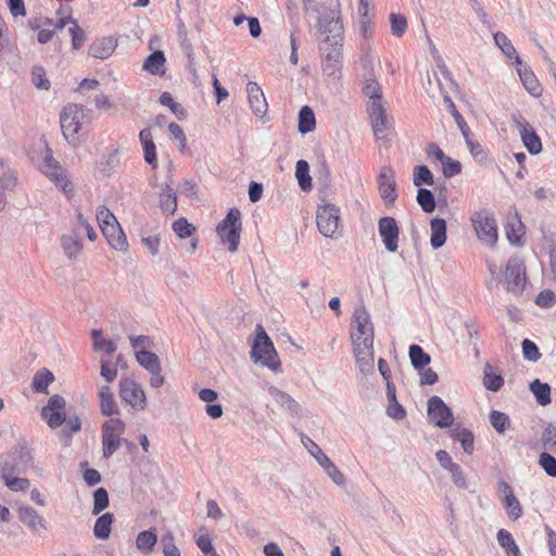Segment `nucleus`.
<instances>
[{
    "instance_id": "nucleus-51",
    "label": "nucleus",
    "mask_w": 556,
    "mask_h": 556,
    "mask_svg": "<svg viewBox=\"0 0 556 556\" xmlns=\"http://www.w3.org/2000/svg\"><path fill=\"white\" fill-rule=\"evenodd\" d=\"M301 442L307 450V452L316 459V462L321 466L327 463L330 458L323 452L320 446L315 443L309 437L304 433H301Z\"/></svg>"
},
{
    "instance_id": "nucleus-14",
    "label": "nucleus",
    "mask_w": 556,
    "mask_h": 556,
    "mask_svg": "<svg viewBox=\"0 0 556 556\" xmlns=\"http://www.w3.org/2000/svg\"><path fill=\"white\" fill-rule=\"evenodd\" d=\"M83 115V109L76 104L64 108L60 114L61 129L66 140L75 138V135L80 128V118Z\"/></svg>"
},
{
    "instance_id": "nucleus-48",
    "label": "nucleus",
    "mask_w": 556,
    "mask_h": 556,
    "mask_svg": "<svg viewBox=\"0 0 556 556\" xmlns=\"http://www.w3.org/2000/svg\"><path fill=\"white\" fill-rule=\"evenodd\" d=\"M14 473H23L16 462V457L9 452L7 455H0V476L4 477L13 476Z\"/></svg>"
},
{
    "instance_id": "nucleus-42",
    "label": "nucleus",
    "mask_w": 556,
    "mask_h": 556,
    "mask_svg": "<svg viewBox=\"0 0 556 556\" xmlns=\"http://www.w3.org/2000/svg\"><path fill=\"white\" fill-rule=\"evenodd\" d=\"M363 93L368 97L369 102H383L382 88L375 75H366L363 86Z\"/></svg>"
},
{
    "instance_id": "nucleus-8",
    "label": "nucleus",
    "mask_w": 556,
    "mask_h": 556,
    "mask_svg": "<svg viewBox=\"0 0 556 556\" xmlns=\"http://www.w3.org/2000/svg\"><path fill=\"white\" fill-rule=\"evenodd\" d=\"M340 210L331 203L319 206L316 213V224L318 231L325 236L332 238L339 227Z\"/></svg>"
},
{
    "instance_id": "nucleus-25",
    "label": "nucleus",
    "mask_w": 556,
    "mask_h": 556,
    "mask_svg": "<svg viewBox=\"0 0 556 556\" xmlns=\"http://www.w3.org/2000/svg\"><path fill=\"white\" fill-rule=\"evenodd\" d=\"M102 235L105 237L108 243L117 251H126L128 242L125 232L123 231L118 222L109 225L101 229Z\"/></svg>"
},
{
    "instance_id": "nucleus-59",
    "label": "nucleus",
    "mask_w": 556,
    "mask_h": 556,
    "mask_svg": "<svg viewBox=\"0 0 556 556\" xmlns=\"http://www.w3.org/2000/svg\"><path fill=\"white\" fill-rule=\"evenodd\" d=\"M465 142L472 155V157L478 162H483L486 160L488 155L484 151L483 147L476 140L471 138V132L463 136Z\"/></svg>"
},
{
    "instance_id": "nucleus-54",
    "label": "nucleus",
    "mask_w": 556,
    "mask_h": 556,
    "mask_svg": "<svg viewBox=\"0 0 556 556\" xmlns=\"http://www.w3.org/2000/svg\"><path fill=\"white\" fill-rule=\"evenodd\" d=\"M110 505L109 493L104 488H98L93 492V508L92 514L99 515Z\"/></svg>"
},
{
    "instance_id": "nucleus-35",
    "label": "nucleus",
    "mask_w": 556,
    "mask_h": 556,
    "mask_svg": "<svg viewBox=\"0 0 556 556\" xmlns=\"http://www.w3.org/2000/svg\"><path fill=\"white\" fill-rule=\"evenodd\" d=\"M114 521L115 516L113 513L108 511L99 516L93 526V535L98 540L109 539Z\"/></svg>"
},
{
    "instance_id": "nucleus-16",
    "label": "nucleus",
    "mask_w": 556,
    "mask_h": 556,
    "mask_svg": "<svg viewBox=\"0 0 556 556\" xmlns=\"http://www.w3.org/2000/svg\"><path fill=\"white\" fill-rule=\"evenodd\" d=\"M381 198L387 203H394L397 198L395 172L391 166H383L377 177Z\"/></svg>"
},
{
    "instance_id": "nucleus-64",
    "label": "nucleus",
    "mask_w": 556,
    "mask_h": 556,
    "mask_svg": "<svg viewBox=\"0 0 556 556\" xmlns=\"http://www.w3.org/2000/svg\"><path fill=\"white\" fill-rule=\"evenodd\" d=\"M521 348L523 357L530 362H536L542 356L536 343L530 339H523L521 342Z\"/></svg>"
},
{
    "instance_id": "nucleus-18",
    "label": "nucleus",
    "mask_w": 556,
    "mask_h": 556,
    "mask_svg": "<svg viewBox=\"0 0 556 556\" xmlns=\"http://www.w3.org/2000/svg\"><path fill=\"white\" fill-rule=\"evenodd\" d=\"M137 363L151 375L150 382H165L161 375L159 356L151 351H138L135 355Z\"/></svg>"
},
{
    "instance_id": "nucleus-6",
    "label": "nucleus",
    "mask_w": 556,
    "mask_h": 556,
    "mask_svg": "<svg viewBox=\"0 0 556 556\" xmlns=\"http://www.w3.org/2000/svg\"><path fill=\"white\" fill-rule=\"evenodd\" d=\"M504 277L507 282V291L521 294L525 290L527 276L526 266L519 256H510L506 263Z\"/></svg>"
},
{
    "instance_id": "nucleus-7",
    "label": "nucleus",
    "mask_w": 556,
    "mask_h": 556,
    "mask_svg": "<svg viewBox=\"0 0 556 556\" xmlns=\"http://www.w3.org/2000/svg\"><path fill=\"white\" fill-rule=\"evenodd\" d=\"M408 356L412 366L418 371L419 382H438V374L432 368H427L430 364V355L418 344H410Z\"/></svg>"
},
{
    "instance_id": "nucleus-26",
    "label": "nucleus",
    "mask_w": 556,
    "mask_h": 556,
    "mask_svg": "<svg viewBox=\"0 0 556 556\" xmlns=\"http://www.w3.org/2000/svg\"><path fill=\"white\" fill-rule=\"evenodd\" d=\"M117 47V41L113 37L97 38L88 49L90 56L94 59H108Z\"/></svg>"
},
{
    "instance_id": "nucleus-58",
    "label": "nucleus",
    "mask_w": 556,
    "mask_h": 556,
    "mask_svg": "<svg viewBox=\"0 0 556 556\" xmlns=\"http://www.w3.org/2000/svg\"><path fill=\"white\" fill-rule=\"evenodd\" d=\"M542 445L544 450L556 453V426L548 424L542 432Z\"/></svg>"
},
{
    "instance_id": "nucleus-60",
    "label": "nucleus",
    "mask_w": 556,
    "mask_h": 556,
    "mask_svg": "<svg viewBox=\"0 0 556 556\" xmlns=\"http://www.w3.org/2000/svg\"><path fill=\"white\" fill-rule=\"evenodd\" d=\"M539 465L547 476L556 478V458L546 450L540 454Z\"/></svg>"
},
{
    "instance_id": "nucleus-11",
    "label": "nucleus",
    "mask_w": 556,
    "mask_h": 556,
    "mask_svg": "<svg viewBox=\"0 0 556 556\" xmlns=\"http://www.w3.org/2000/svg\"><path fill=\"white\" fill-rule=\"evenodd\" d=\"M513 121L519 131L522 144L531 155L542 152L543 146L536 130L523 118L522 115H514Z\"/></svg>"
},
{
    "instance_id": "nucleus-44",
    "label": "nucleus",
    "mask_w": 556,
    "mask_h": 556,
    "mask_svg": "<svg viewBox=\"0 0 556 556\" xmlns=\"http://www.w3.org/2000/svg\"><path fill=\"white\" fill-rule=\"evenodd\" d=\"M159 102L161 105L167 106L179 121H184L188 117L187 110L180 103L174 100L170 92H162Z\"/></svg>"
},
{
    "instance_id": "nucleus-17",
    "label": "nucleus",
    "mask_w": 556,
    "mask_h": 556,
    "mask_svg": "<svg viewBox=\"0 0 556 556\" xmlns=\"http://www.w3.org/2000/svg\"><path fill=\"white\" fill-rule=\"evenodd\" d=\"M367 113L370 119V125L375 137L377 139H381V134H383L389 128L390 125V121L388 118L383 102H368Z\"/></svg>"
},
{
    "instance_id": "nucleus-5",
    "label": "nucleus",
    "mask_w": 556,
    "mask_h": 556,
    "mask_svg": "<svg viewBox=\"0 0 556 556\" xmlns=\"http://www.w3.org/2000/svg\"><path fill=\"white\" fill-rule=\"evenodd\" d=\"M470 219L477 237L486 244L494 247L498 240V230L493 214L484 210L476 212Z\"/></svg>"
},
{
    "instance_id": "nucleus-45",
    "label": "nucleus",
    "mask_w": 556,
    "mask_h": 556,
    "mask_svg": "<svg viewBox=\"0 0 556 556\" xmlns=\"http://www.w3.org/2000/svg\"><path fill=\"white\" fill-rule=\"evenodd\" d=\"M413 182L418 189L422 186H433L434 176L427 165H416L413 172Z\"/></svg>"
},
{
    "instance_id": "nucleus-61",
    "label": "nucleus",
    "mask_w": 556,
    "mask_h": 556,
    "mask_svg": "<svg viewBox=\"0 0 556 556\" xmlns=\"http://www.w3.org/2000/svg\"><path fill=\"white\" fill-rule=\"evenodd\" d=\"M113 356H102L100 361V374L105 379L106 382H112L116 375V365L113 364Z\"/></svg>"
},
{
    "instance_id": "nucleus-10",
    "label": "nucleus",
    "mask_w": 556,
    "mask_h": 556,
    "mask_svg": "<svg viewBox=\"0 0 556 556\" xmlns=\"http://www.w3.org/2000/svg\"><path fill=\"white\" fill-rule=\"evenodd\" d=\"M427 414L429 421L439 428H448L453 426V412L438 395H433L428 400Z\"/></svg>"
},
{
    "instance_id": "nucleus-40",
    "label": "nucleus",
    "mask_w": 556,
    "mask_h": 556,
    "mask_svg": "<svg viewBox=\"0 0 556 556\" xmlns=\"http://www.w3.org/2000/svg\"><path fill=\"white\" fill-rule=\"evenodd\" d=\"M156 542V530L154 528H150L138 533L136 539V547L141 553L149 554L154 549Z\"/></svg>"
},
{
    "instance_id": "nucleus-22",
    "label": "nucleus",
    "mask_w": 556,
    "mask_h": 556,
    "mask_svg": "<svg viewBox=\"0 0 556 556\" xmlns=\"http://www.w3.org/2000/svg\"><path fill=\"white\" fill-rule=\"evenodd\" d=\"M43 173L64 190L70 185V180L63 175L61 166L52 157V151L49 148L43 157Z\"/></svg>"
},
{
    "instance_id": "nucleus-43",
    "label": "nucleus",
    "mask_w": 556,
    "mask_h": 556,
    "mask_svg": "<svg viewBox=\"0 0 556 556\" xmlns=\"http://www.w3.org/2000/svg\"><path fill=\"white\" fill-rule=\"evenodd\" d=\"M295 177L302 191L307 192L313 188L309 175V164L305 160H299L295 164Z\"/></svg>"
},
{
    "instance_id": "nucleus-28",
    "label": "nucleus",
    "mask_w": 556,
    "mask_h": 556,
    "mask_svg": "<svg viewBox=\"0 0 556 556\" xmlns=\"http://www.w3.org/2000/svg\"><path fill=\"white\" fill-rule=\"evenodd\" d=\"M356 366L363 375L374 374V345L353 348Z\"/></svg>"
},
{
    "instance_id": "nucleus-24",
    "label": "nucleus",
    "mask_w": 556,
    "mask_h": 556,
    "mask_svg": "<svg viewBox=\"0 0 556 556\" xmlns=\"http://www.w3.org/2000/svg\"><path fill=\"white\" fill-rule=\"evenodd\" d=\"M247 92L253 113L256 116H263L267 112L268 105L261 87L254 81H249L247 85Z\"/></svg>"
},
{
    "instance_id": "nucleus-37",
    "label": "nucleus",
    "mask_w": 556,
    "mask_h": 556,
    "mask_svg": "<svg viewBox=\"0 0 556 556\" xmlns=\"http://www.w3.org/2000/svg\"><path fill=\"white\" fill-rule=\"evenodd\" d=\"M18 518L31 531H37L38 526L46 528V520L30 506H22L18 508Z\"/></svg>"
},
{
    "instance_id": "nucleus-31",
    "label": "nucleus",
    "mask_w": 556,
    "mask_h": 556,
    "mask_svg": "<svg viewBox=\"0 0 556 556\" xmlns=\"http://www.w3.org/2000/svg\"><path fill=\"white\" fill-rule=\"evenodd\" d=\"M10 452L13 456L16 457V462L23 473H25L29 468L34 467L31 451L26 441H18Z\"/></svg>"
},
{
    "instance_id": "nucleus-32",
    "label": "nucleus",
    "mask_w": 556,
    "mask_h": 556,
    "mask_svg": "<svg viewBox=\"0 0 556 556\" xmlns=\"http://www.w3.org/2000/svg\"><path fill=\"white\" fill-rule=\"evenodd\" d=\"M165 62L164 51L155 50L146 58L142 68L152 75L163 76L165 74Z\"/></svg>"
},
{
    "instance_id": "nucleus-56",
    "label": "nucleus",
    "mask_w": 556,
    "mask_h": 556,
    "mask_svg": "<svg viewBox=\"0 0 556 556\" xmlns=\"http://www.w3.org/2000/svg\"><path fill=\"white\" fill-rule=\"evenodd\" d=\"M529 388L540 405L546 406L551 403V384H529Z\"/></svg>"
},
{
    "instance_id": "nucleus-33",
    "label": "nucleus",
    "mask_w": 556,
    "mask_h": 556,
    "mask_svg": "<svg viewBox=\"0 0 556 556\" xmlns=\"http://www.w3.org/2000/svg\"><path fill=\"white\" fill-rule=\"evenodd\" d=\"M387 386V399L389 405L387 407V415L395 420H402L406 417V410L402 404L399 403L396 399V384H386Z\"/></svg>"
},
{
    "instance_id": "nucleus-55",
    "label": "nucleus",
    "mask_w": 556,
    "mask_h": 556,
    "mask_svg": "<svg viewBox=\"0 0 556 556\" xmlns=\"http://www.w3.org/2000/svg\"><path fill=\"white\" fill-rule=\"evenodd\" d=\"M369 9L364 5V8H358V28L361 35L365 39H370L372 37V29H371V21L369 17Z\"/></svg>"
},
{
    "instance_id": "nucleus-53",
    "label": "nucleus",
    "mask_w": 556,
    "mask_h": 556,
    "mask_svg": "<svg viewBox=\"0 0 556 556\" xmlns=\"http://www.w3.org/2000/svg\"><path fill=\"white\" fill-rule=\"evenodd\" d=\"M64 424L65 427L61 430L60 438L65 442V444H68L72 441L73 434L80 431L81 421L78 416H74L66 419Z\"/></svg>"
},
{
    "instance_id": "nucleus-1",
    "label": "nucleus",
    "mask_w": 556,
    "mask_h": 556,
    "mask_svg": "<svg viewBox=\"0 0 556 556\" xmlns=\"http://www.w3.org/2000/svg\"><path fill=\"white\" fill-rule=\"evenodd\" d=\"M319 33L326 35L320 51L323 61L342 63L343 59V23L339 4L325 8L318 17Z\"/></svg>"
},
{
    "instance_id": "nucleus-29",
    "label": "nucleus",
    "mask_w": 556,
    "mask_h": 556,
    "mask_svg": "<svg viewBox=\"0 0 556 556\" xmlns=\"http://www.w3.org/2000/svg\"><path fill=\"white\" fill-rule=\"evenodd\" d=\"M450 437L462 445L463 451L471 455L475 451V435L468 428L456 425L448 432Z\"/></svg>"
},
{
    "instance_id": "nucleus-41",
    "label": "nucleus",
    "mask_w": 556,
    "mask_h": 556,
    "mask_svg": "<svg viewBox=\"0 0 556 556\" xmlns=\"http://www.w3.org/2000/svg\"><path fill=\"white\" fill-rule=\"evenodd\" d=\"M118 164L119 155L117 149H115L102 156L98 164V173L102 178L111 177Z\"/></svg>"
},
{
    "instance_id": "nucleus-46",
    "label": "nucleus",
    "mask_w": 556,
    "mask_h": 556,
    "mask_svg": "<svg viewBox=\"0 0 556 556\" xmlns=\"http://www.w3.org/2000/svg\"><path fill=\"white\" fill-rule=\"evenodd\" d=\"M443 102H444L447 111L451 113V115L455 119V123L458 126L462 135L464 136V135L470 134L471 130H470L467 122L465 121L463 115L457 110L452 98L446 92L443 94Z\"/></svg>"
},
{
    "instance_id": "nucleus-49",
    "label": "nucleus",
    "mask_w": 556,
    "mask_h": 556,
    "mask_svg": "<svg viewBox=\"0 0 556 556\" xmlns=\"http://www.w3.org/2000/svg\"><path fill=\"white\" fill-rule=\"evenodd\" d=\"M489 420L491 426L498 432L500 434L505 433L511 426V421L509 416L506 413L492 409L489 415Z\"/></svg>"
},
{
    "instance_id": "nucleus-9",
    "label": "nucleus",
    "mask_w": 556,
    "mask_h": 556,
    "mask_svg": "<svg viewBox=\"0 0 556 556\" xmlns=\"http://www.w3.org/2000/svg\"><path fill=\"white\" fill-rule=\"evenodd\" d=\"M125 424L116 418L102 425V453L104 458H110L121 446V438L115 431L123 432Z\"/></svg>"
},
{
    "instance_id": "nucleus-30",
    "label": "nucleus",
    "mask_w": 556,
    "mask_h": 556,
    "mask_svg": "<svg viewBox=\"0 0 556 556\" xmlns=\"http://www.w3.org/2000/svg\"><path fill=\"white\" fill-rule=\"evenodd\" d=\"M430 244L432 249L438 250L443 247L446 242V230L447 224L446 220L442 217H433L430 220Z\"/></svg>"
},
{
    "instance_id": "nucleus-4",
    "label": "nucleus",
    "mask_w": 556,
    "mask_h": 556,
    "mask_svg": "<svg viewBox=\"0 0 556 556\" xmlns=\"http://www.w3.org/2000/svg\"><path fill=\"white\" fill-rule=\"evenodd\" d=\"M351 340L353 348L374 345V325L364 305L356 307L352 317Z\"/></svg>"
},
{
    "instance_id": "nucleus-23",
    "label": "nucleus",
    "mask_w": 556,
    "mask_h": 556,
    "mask_svg": "<svg viewBox=\"0 0 556 556\" xmlns=\"http://www.w3.org/2000/svg\"><path fill=\"white\" fill-rule=\"evenodd\" d=\"M198 395L202 402L206 403L204 409L207 416L212 419H218L223 416V406L222 404L216 403L219 397V393L217 391L211 388H203L199 390Z\"/></svg>"
},
{
    "instance_id": "nucleus-15",
    "label": "nucleus",
    "mask_w": 556,
    "mask_h": 556,
    "mask_svg": "<svg viewBox=\"0 0 556 556\" xmlns=\"http://www.w3.org/2000/svg\"><path fill=\"white\" fill-rule=\"evenodd\" d=\"M505 235L508 242L514 247H521L525 243L526 226L521 220V216L516 207L507 215L504 225Z\"/></svg>"
},
{
    "instance_id": "nucleus-62",
    "label": "nucleus",
    "mask_w": 556,
    "mask_h": 556,
    "mask_svg": "<svg viewBox=\"0 0 556 556\" xmlns=\"http://www.w3.org/2000/svg\"><path fill=\"white\" fill-rule=\"evenodd\" d=\"M442 164V174L446 179L453 178L462 173V163L450 156H446Z\"/></svg>"
},
{
    "instance_id": "nucleus-36",
    "label": "nucleus",
    "mask_w": 556,
    "mask_h": 556,
    "mask_svg": "<svg viewBox=\"0 0 556 556\" xmlns=\"http://www.w3.org/2000/svg\"><path fill=\"white\" fill-rule=\"evenodd\" d=\"M160 207L162 212L167 215H173L177 211V194L168 182L162 187Z\"/></svg>"
},
{
    "instance_id": "nucleus-39",
    "label": "nucleus",
    "mask_w": 556,
    "mask_h": 556,
    "mask_svg": "<svg viewBox=\"0 0 556 556\" xmlns=\"http://www.w3.org/2000/svg\"><path fill=\"white\" fill-rule=\"evenodd\" d=\"M316 128V117L314 110L308 105H303L299 111L298 130L306 135Z\"/></svg>"
},
{
    "instance_id": "nucleus-50",
    "label": "nucleus",
    "mask_w": 556,
    "mask_h": 556,
    "mask_svg": "<svg viewBox=\"0 0 556 556\" xmlns=\"http://www.w3.org/2000/svg\"><path fill=\"white\" fill-rule=\"evenodd\" d=\"M501 501L511 520H517L522 516V507L514 493L502 496Z\"/></svg>"
},
{
    "instance_id": "nucleus-20",
    "label": "nucleus",
    "mask_w": 556,
    "mask_h": 556,
    "mask_svg": "<svg viewBox=\"0 0 556 556\" xmlns=\"http://www.w3.org/2000/svg\"><path fill=\"white\" fill-rule=\"evenodd\" d=\"M268 393L281 409H283L291 416L300 415L302 410L301 405L289 393L279 390L274 384L269 386Z\"/></svg>"
},
{
    "instance_id": "nucleus-3",
    "label": "nucleus",
    "mask_w": 556,
    "mask_h": 556,
    "mask_svg": "<svg viewBox=\"0 0 556 556\" xmlns=\"http://www.w3.org/2000/svg\"><path fill=\"white\" fill-rule=\"evenodd\" d=\"M241 228V212L237 207L229 208L224 219L216 226V232L222 243L227 244L229 252L238 250Z\"/></svg>"
},
{
    "instance_id": "nucleus-12",
    "label": "nucleus",
    "mask_w": 556,
    "mask_h": 556,
    "mask_svg": "<svg viewBox=\"0 0 556 556\" xmlns=\"http://www.w3.org/2000/svg\"><path fill=\"white\" fill-rule=\"evenodd\" d=\"M41 416L51 429L61 427L66 421L64 397L59 394L52 395L42 407Z\"/></svg>"
},
{
    "instance_id": "nucleus-38",
    "label": "nucleus",
    "mask_w": 556,
    "mask_h": 556,
    "mask_svg": "<svg viewBox=\"0 0 556 556\" xmlns=\"http://www.w3.org/2000/svg\"><path fill=\"white\" fill-rule=\"evenodd\" d=\"M100 410L104 416H113L119 414L117 404L115 403L113 393L108 384H103L99 392Z\"/></svg>"
},
{
    "instance_id": "nucleus-57",
    "label": "nucleus",
    "mask_w": 556,
    "mask_h": 556,
    "mask_svg": "<svg viewBox=\"0 0 556 556\" xmlns=\"http://www.w3.org/2000/svg\"><path fill=\"white\" fill-rule=\"evenodd\" d=\"M391 24V34L395 37H402L407 29V20L403 14L392 12L389 16Z\"/></svg>"
},
{
    "instance_id": "nucleus-34",
    "label": "nucleus",
    "mask_w": 556,
    "mask_h": 556,
    "mask_svg": "<svg viewBox=\"0 0 556 556\" xmlns=\"http://www.w3.org/2000/svg\"><path fill=\"white\" fill-rule=\"evenodd\" d=\"M495 45L501 49L506 58L511 60L513 65H521V58L513 46L510 39L502 31L493 35Z\"/></svg>"
},
{
    "instance_id": "nucleus-47",
    "label": "nucleus",
    "mask_w": 556,
    "mask_h": 556,
    "mask_svg": "<svg viewBox=\"0 0 556 556\" xmlns=\"http://www.w3.org/2000/svg\"><path fill=\"white\" fill-rule=\"evenodd\" d=\"M416 201L425 213H433L437 207L435 197L430 189L419 188Z\"/></svg>"
},
{
    "instance_id": "nucleus-21",
    "label": "nucleus",
    "mask_w": 556,
    "mask_h": 556,
    "mask_svg": "<svg viewBox=\"0 0 556 556\" xmlns=\"http://www.w3.org/2000/svg\"><path fill=\"white\" fill-rule=\"evenodd\" d=\"M515 66L525 89L532 97H540L542 94L543 89L532 68L528 64H525L522 61L521 65Z\"/></svg>"
},
{
    "instance_id": "nucleus-13",
    "label": "nucleus",
    "mask_w": 556,
    "mask_h": 556,
    "mask_svg": "<svg viewBox=\"0 0 556 556\" xmlns=\"http://www.w3.org/2000/svg\"><path fill=\"white\" fill-rule=\"evenodd\" d=\"M378 232L388 252L394 253L399 248L400 227L392 216H383L378 220Z\"/></svg>"
},
{
    "instance_id": "nucleus-63",
    "label": "nucleus",
    "mask_w": 556,
    "mask_h": 556,
    "mask_svg": "<svg viewBox=\"0 0 556 556\" xmlns=\"http://www.w3.org/2000/svg\"><path fill=\"white\" fill-rule=\"evenodd\" d=\"M80 469L84 481L88 486H94L101 482V473L97 469L90 468L88 462H81Z\"/></svg>"
},
{
    "instance_id": "nucleus-19",
    "label": "nucleus",
    "mask_w": 556,
    "mask_h": 556,
    "mask_svg": "<svg viewBox=\"0 0 556 556\" xmlns=\"http://www.w3.org/2000/svg\"><path fill=\"white\" fill-rule=\"evenodd\" d=\"M119 396L136 410L146 408L147 396L141 384H119Z\"/></svg>"
},
{
    "instance_id": "nucleus-2",
    "label": "nucleus",
    "mask_w": 556,
    "mask_h": 556,
    "mask_svg": "<svg viewBox=\"0 0 556 556\" xmlns=\"http://www.w3.org/2000/svg\"><path fill=\"white\" fill-rule=\"evenodd\" d=\"M250 357L255 364L267 367L273 371L278 370L281 366L275 345L261 324L255 327Z\"/></svg>"
},
{
    "instance_id": "nucleus-27",
    "label": "nucleus",
    "mask_w": 556,
    "mask_h": 556,
    "mask_svg": "<svg viewBox=\"0 0 556 556\" xmlns=\"http://www.w3.org/2000/svg\"><path fill=\"white\" fill-rule=\"evenodd\" d=\"M139 141L143 151V159L147 164L153 168L157 167V152L156 146L153 141L152 132L150 128H143L139 132Z\"/></svg>"
},
{
    "instance_id": "nucleus-52",
    "label": "nucleus",
    "mask_w": 556,
    "mask_h": 556,
    "mask_svg": "<svg viewBox=\"0 0 556 556\" xmlns=\"http://www.w3.org/2000/svg\"><path fill=\"white\" fill-rule=\"evenodd\" d=\"M173 231L180 239L192 238L197 228L186 217H179L172 225Z\"/></svg>"
}]
</instances>
